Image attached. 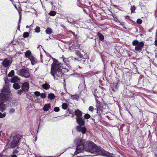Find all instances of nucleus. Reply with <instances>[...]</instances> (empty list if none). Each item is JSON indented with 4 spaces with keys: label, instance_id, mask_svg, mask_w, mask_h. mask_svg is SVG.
Segmentation results:
<instances>
[{
    "label": "nucleus",
    "instance_id": "28",
    "mask_svg": "<svg viewBox=\"0 0 157 157\" xmlns=\"http://www.w3.org/2000/svg\"><path fill=\"white\" fill-rule=\"evenodd\" d=\"M29 34L27 32H25L23 34V36L24 38H26L29 36Z\"/></svg>",
    "mask_w": 157,
    "mask_h": 157
},
{
    "label": "nucleus",
    "instance_id": "3",
    "mask_svg": "<svg viewBox=\"0 0 157 157\" xmlns=\"http://www.w3.org/2000/svg\"><path fill=\"white\" fill-rule=\"evenodd\" d=\"M10 95L9 89L4 87L0 94V109L2 112L5 110V105L4 103L8 100Z\"/></svg>",
    "mask_w": 157,
    "mask_h": 157
},
{
    "label": "nucleus",
    "instance_id": "38",
    "mask_svg": "<svg viewBox=\"0 0 157 157\" xmlns=\"http://www.w3.org/2000/svg\"><path fill=\"white\" fill-rule=\"evenodd\" d=\"M59 110V108L58 107H56L54 109V110L56 112H58Z\"/></svg>",
    "mask_w": 157,
    "mask_h": 157
},
{
    "label": "nucleus",
    "instance_id": "44",
    "mask_svg": "<svg viewBox=\"0 0 157 157\" xmlns=\"http://www.w3.org/2000/svg\"><path fill=\"white\" fill-rule=\"evenodd\" d=\"M11 157H17V155H13Z\"/></svg>",
    "mask_w": 157,
    "mask_h": 157
},
{
    "label": "nucleus",
    "instance_id": "7",
    "mask_svg": "<svg viewBox=\"0 0 157 157\" xmlns=\"http://www.w3.org/2000/svg\"><path fill=\"white\" fill-rule=\"evenodd\" d=\"M19 141V138L17 136H14L13 137V139L11 143V148H14L15 147Z\"/></svg>",
    "mask_w": 157,
    "mask_h": 157
},
{
    "label": "nucleus",
    "instance_id": "29",
    "mask_svg": "<svg viewBox=\"0 0 157 157\" xmlns=\"http://www.w3.org/2000/svg\"><path fill=\"white\" fill-rule=\"evenodd\" d=\"M56 14V12L54 11H51L49 13V15L51 16H54Z\"/></svg>",
    "mask_w": 157,
    "mask_h": 157
},
{
    "label": "nucleus",
    "instance_id": "1",
    "mask_svg": "<svg viewBox=\"0 0 157 157\" xmlns=\"http://www.w3.org/2000/svg\"><path fill=\"white\" fill-rule=\"evenodd\" d=\"M86 144L88 146L86 151L96 155L99 154L108 157H113V155L97 146L93 142L88 141Z\"/></svg>",
    "mask_w": 157,
    "mask_h": 157
},
{
    "label": "nucleus",
    "instance_id": "40",
    "mask_svg": "<svg viewBox=\"0 0 157 157\" xmlns=\"http://www.w3.org/2000/svg\"><path fill=\"white\" fill-rule=\"evenodd\" d=\"M22 93V91L21 90H18L17 91V93L18 94L20 95Z\"/></svg>",
    "mask_w": 157,
    "mask_h": 157
},
{
    "label": "nucleus",
    "instance_id": "42",
    "mask_svg": "<svg viewBox=\"0 0 157 157\" xmlns=\"http://www.w3.org/2000/svg\"><path fill=\"white\" fill-rule=\"evenodd\" d=\"M155 43L156 45L157 46V39H155Z\"/></svg>",
    "mask_w": 157,
    "mask_h": 157
},
{
    "label": "nucleus",
    "instance_id": "20",
    "mask_svg": "<svg viewBox=\"0 0 157 157\" xmlns=\"http://www.w3.org/2000/svg\"><path fill=\"white\" fill-rule=\"evenodd\" d=\"M42 87L44 89L47 90L50 88V86L47 83L44 84L42 85Z\"/></svg>",
    "mask_w": 157,
    "mask_h": 157
},
{
    "label": "nucleus",
    "instance_id": "21",
    "mask_svg": "<svg viewBox=\"0 0 157 157\" xmlns=\"http://www.w3.org/2000/svg\"><path fill=\"white\" fill-rule=\"evenodd\" d=\"M13 87L15 89H18L20 88V86L17 83H15L13 84Z\"/></svg>",
    "mask_w": 157,
    "mask_h": 157
},
{
    "label": "nucleus",
    "instance_id": "47",
    "mask_svg": "<svg viewBox=\"0 0 157 157\" xmlns=\"http://www.w3.org/2000/svg\"><path fill=\"white\" fill-rule=\"evenodd\" d=\"M155 39H157V33H156L155 36Z\"/></svg>",
    "mask_w": 157,
    "mask_h": 157
},
{
    "label": "nucleus",
    "instance_id": "45",
    "mask_svg": "<svg viewBox=\"0 0 157 157\" xmlns=\"http://www.w3.org/2000/svg\"><path fill=\"white\" fill-rule=\"evenodd\" d=\"M32 26V25H31L30 26H29L28 25H27L26 26V28H29L30 27V26Z\"/></svg>",
    "mask_w": 157,
    "mask_h": 157
},
{
    "label": "nucleus",
    "instance_id": "27",
    "mask_svg": "<svg viewBox=\"0 0 157 157\" xmlns=\"http://www.w3.org/2000/svg\"><path fill=\"white\" fill-rule=\"evenodd\" d=\"M136 10V7L135 6H131V10L132 13H134V11Z\"/></svg>",
    "mask_w": 157,
    "mask_h": 157
},
{
    "label": "nucleus",
    "instance_id": "48",
    "mask_svg": "<svg viewBox=\"0 0 157 157\" xmlns=\"http://www.w3.org/2000/svg\"><path fill=\"white\" fill-rule=\"evenodd\" d=\"M21 15H20V19H19V22H20V21H21Z\"/></svg>",
    "mask_w": 157,
    "mask_h": 157
},
{
    "label": "nucleus",
    "instance_id": "30",
    "mask_svg": "<svg viewBox=\"0 0 157 157\" xmlns=\"http://www.w3.org/2000/svg\"><path fill=\"white\" fill-rule=\"evenodd\" d=\"M14 73V72L13 70H12L10 73L8 74V76L9 77H12V76L13 75Z\"/></svg>",
    "mask_w": 157,
    "mask_h": 157
},
{
    "label": "nucleus",
    "instance_id": "4",
    "mask_svg": "<svg viewBox=\"0 0 157 157\" xmlns=\"http://www.w3.org/2000/svg\"><path fill=\"white\" fill-rule=\"evenodd\" d=\"M74 143L77 145L76 151L74 153L75 155H76L78 153H81L84 148V146L83 141L82 140L79 139H76L74 141Z\"/></svg>",
    "mask_w": 157,
    "mask_h": 157
},
{
    "label": "nucleus",
    "instance_id": "2",
    "mask_svg": "<svg viewBox=\"0 0 157 157\" xmlns=\"http://www.w3.org/2000/svg\"><path fill=\"white\" fill-rule=\"evenodd\" d=\"M62 68L63 67L62 66L61 63L57 60L54 59L52 65L51 73L54 78L56 76L59 78L62 77L63 75L62 72Z\"/></svg>",
    "mask_w": 157,
    "mask_h": 157
},
{
    "label": "nucleus",
    "instance_id": "33",
    "mask_svg": "<svg viewBox=\"0 0 157 157\" xmlns=\"http://www.w3.org/2000/svg\"><path fill=\"white\" fill-rule=\"evenodd\" d=\"M84 117L86 119H87L90 117V116L89 114H86L84 115Z\"/></svg>",
    "mask_w": 157,
    "mask_h": 157
},
{
    "label": "nucleus",
    "instance_id": "11",
    "mask_svg": "<svg viewBox=\"0 0 157 157\" xmlns=\"http://www.w3.org/2000/svg\"><path fill=\"white\" fill-rule=\"evenodd\" d=\"M29 88V85L28 82H25L22 86L21 88L23 90H28Z\"/></svg>",
    "mask_w": 157,
    "mask_h": 157
},
{
    "label": "nucleus",
    "instance_id": "43",
    "mask_svg": "<svg viewBox=\"0 0 157 157\" xmlns=\"http://www.w3.org/2000/svg\"><path fill=\"white\" fill-rule=\"evenodd\" d=\"M74 47H75V46L72 45L71 47L70 48V49L71 50H72V49H71V48H74Z\"/></svg>",
    "mask_w": 157,
    "mask_h": 157
},
{
    "label": "nucleus",
    "instance_id": "9",
    "mask_svg": "<svg viewBox=\"0 0 157 157\" xmlns=\"http://www.w3.org/2000/svg\"><path fill=\"white\" fill-rule=\"evenodd\" d=\"M76 129L78 132H81L83 134H85L86 131V128L85 127H81L80 126H77Z\"/></svg>",
    "mask_w": 157,
    "mask_h": 157
},
{
    "label": "nucleus",
    "instance_id": "39",
    "mask_svg": "<svg viewBox=\"0 0 157 157\" xmlns=\"http://www.w3.org/2000/svg\"><path fill=\"white\" fill-rule=\"evenodd\" d=\"M15 111V109H11L10 110V112L11 113H13Z\"/></svg>",
    "mask_w": 157,
    "mask_h": 157
},
{
    "label": "nucleus",
    "instance_id": "10",
    "mask_svg": "<svg viewBox=\"0 0 157 157\" xmlns=\"http://www.w3.org/2000/svg\"><path fill=\"white\" fill-rule=\"evenodd\" d=\"M76 129L78 132H81L83 134H85L86 131V128L85 127H81L80 126H77Z\"/></svg>",
    "mask_w": 157,
    "mask_h": 157
},
{
    "label": "nucleus",
    "instance_id": "17",
    "mask_svg": "<svg viewBox=\"0 0 157 157\" xmlns=\"http://www.w3.org/2000/svg\"><path fill=\"white\" fill-rule=\"evenodd\" d=\"M19 81V78L17 76H14L12 78L11 82L13 83H16L18 82Z\"/></svg>",
    "mask_w": 157,
    "mask_h": 157
},
{
    "label": "nucleus",
    "instance_id": "37",
    "mask_svg": "<svg viewBox=\"0 0 157 157\" xmlns=\"http://www.w3.org/2000/svg\"><path fill=\"white\" fill-rule=\"evenodd\" d=\"M94 109V107L92 106H90L89 108V110L91 112H93Z\"/></svg>",
    "mask_w": 157,
    "mask_h": 157
},
{
    "label": "nucleus",
    "instance_id": "15",
    "mask_svg": "<svg viewBox=\"0 0 157 157\" xmlns=\"http://www.w3.org/2000/svg\"><path fill=\"white\" fill-rule=\"evenodd\" d=\"M31 62V63L32 65H34L37 62V60L33 56H31V57L29 59Z\"/></svg>",
    "mask_w": 157,
    "mask_h": 157
},
{
    "label": "nucleus",
    "instance_id": "36",
    "mask_svg": "<svg viewBox=\"0 0 157 157\" xmlns=\"http://www.w3.org/2000/svg\"><path fill=\"white\" fill-rule=\"evenodd\" d=\"M142 20L140 19H138L137 20V22L139 24H141L142 23Z\"/></svg>",
    "mask_w": 157,
    "mask_h": 157
},
{
    "label": "nucleus",
    "instance_id": "8",
    "mask_svg": "<svg viewBox=\"0 0 157 157\" xmlns=\"http://www.w3.org/2000/svg\"><path fill=\"white\" fill-rule=\"evenodd\" d=\"M96 107L97 111V113L98 114L100 115L101 113L102 110V107L101 106L100 101H98L97 100H96Z\"/></svg>",
    "mask_w": 157,
    "mask_h": 157
},
{
    "label": "nucleus",
    "instance_id": "16",
    "mask_svg": "<svg viewBox=\"0 0 157 157\" xmlns=\"http://www.w3.org/2000/svg\"><path fill=\"white\" fill-rule=\"evenodd\" d=\"M25 56L26 58H28L29 59L31 57V56H33L32 55L31 52L29 50L26 51L25 53Z\"/></svg>",
    "mask_w": 157,
    "mask_h": 157
},
{
    "label": "nucleus",
    "instance_id": "32",
    "mask_svg": "<svg viewBox=\"0 0 157 157\" xmlns=\"http://www.w3.org/2000/svg\"><path fill=\"white\" fill-rule=\"evenodd\" d=\"M6 116V113H2L0 112V118H3L5 117Z\"/></svg>",
    "mask_w": 157,
    "mask_h": 157
},
{
    "label": "nucleus",
    "instance_id": "51",
    "mask_svg": "<svg viewBox=\"0 0 157 157\" xmlns=\"http://www.w3.org/2000/svg\"><path fill=\"white\" fill-rule=\"evenodd\" d=\"M147 52V53H149V52Z\"/></svg>",
    "mask_w": 157,
    "mask_h": 157
},
{
    "label": "nucleus",
    "instance_id": "25",
    "mask_svg": "<svg viewBox=\"0 0 157 157\" xmlns=\"http://www.w3.org/2000/svg\"><path fill=\"white\" fill-rule=\"evenodd\" d=\"M67 106V104L65 103H63L62 105V108L64 109H66Z\"/></svg>",
    "mask_w": 157,
    "mask_h": 157
},
{
    "label": "nucleus",
    "instance_id": "14",
    "mask_svg": "<svg viewBox=\"0 0 157 157\" xmlns=\"http://www.w3.org/2000/svg\"><path fill=\"white\" fill-rule=\"evenodd\" d=\"M76 121L77 123L80 125H83L84 124V121L81 117L76 118Z\"/></svg>",
    "mask_w": 157,
    "mask_h": 157
},
{
    "label": "nucleus",
    "instance_id": "18",
    "mask_svg": "<svg viewBox=\"0 0 157 157\" xmlns=\"http://www.w3.org/2000/svg\"><path fill=\"white\" fill-rule=\"evenodd\" d=\"M50 108V105L49 104H46L45 105L44 108L43 110L44 111H48L49 108Z\"/></svg>",
    "mask_w": 157,
    "mask_h": 157
},
{
    "label": "nucleus",
    "instance_id": "22",
    "mask_svg": "<svg viewBox=\"0 0 157 157\" xmlns=\"http://www.w3.org/2000/svg\"><path fill=\"white\" fill-rule=\"evenodd\" d=\"M97 91V89H94V91L93 92V93L94 96H95V99L96 100H97V99L96 98H98V97L97 94V93H98V92Z\"/></svg>",
    "mask_w": 157,
    "mask_h": 157
},
{
    "label": "nucleus",
    "instance_id": "41",
    "mask_svg": "<svg viewBox=\"0 0 157 157\" xmlns=\"http://www.w3.org/2000/svg\"><path fill=\"white\" fill-rule=\"evenodd\" d=\"M64 57L63 56H62V57L60 58H61V59H63V62H65V59H64Z\"/></svg>",
    "mask_w": 157,
    "mask_h": 157
},
{
    "label": "nucleus",
    "instance_id": "35",
    "mask_svg": "<svg viewBox=\"0 0 157 157\" xmlns=\"http://www.w3.org/2000/svg\"><path fill=\"white\" fill-rule=\"evenodd\" d=\"M40 93L38 91H36L34 92V94L37 96H39L40 95Z\"/></svg>",
    "mask_w": 157,
    "mask_h": 157
},
{
    "label": "nucleus",
    "instance_id": "34",
    "mask_svg": "<svg viewBox=\"0 0 157 157\" xmlns=\"http://www.w3.org/2000/svg\"><path fill=\"white\" fill-rule=\"evenodd\" d=\"M40 96L41 98H46V95L44 93L40 94Z\"/></svg>",
    "mask_w": 157,
    "mask_h": 157
},
{
    "label": "nucleus",
    "instance_id": "5",
    "mask_svg": "<svg viewBox=\"0 0 157 157\" xmlns=\"http://www.w3.org/2000/svg\"><path fill=\"white\" fill-rule=\"evenodd\" d=\"M132 44L134 46H135V49L136 51L140 52L142 50L144 44L143 42H139L137 40H134L132 43Z\"/></svg>",
    "mask_w": 157,
    "mask_h": 157
},
{
    "label": "nucleus",
    "instance_id": "46",
    "mask_svg": "<svg viewBox=\"0 0 157 157\" xmlns=\"http://www.w3.org/2000/svg\"><path fill=\"white\" fill-rule=\"evenodd\" d=\"M117 83L115 84V86H116V88L117 89Z\"/></svg>",
    "mask_w": 157,
    "mask_h": 157
},
{
    "label": "nucleus",
    "instance_id": "19",
    "mask_svg": "<svg viewBox=\"0 0 157 157\" xmlns=\"http://www.w3.org/2000/svg\"><path fill=\"white\" fill-rule=\"evenodd\" d=\"M45 32L47 34H50L52 33V30L51 28H48L46 30Z\"/></svg>",
    "mask_w": 157,
    "mask_h": 157
},
{
    "label": "nucleus",
    "instance_id": "24",
    "mask_svg": "<svg viewBox=\"0 0 157 157\" xmlns=\"http://www.w3.org/2000/svg\"><path fill=\"white\" fill-rule=\"evenodd\" d=\"M98 36L100 40H104V37L101 33H98Z\"/></svg>",
    "mask_w": 157,
    "mask_h": 157
},
{
    "label": "nucleus",
    "instance_id": "26",
    "mask_svg": "<svg viewBox=\"0 0 157 157\" xmlns=\"http://www.w3.org/2000/svg\"><path fill=\"white\" fill-rule=\"evenodd\" d=\"M55 97V95L54 94H49L48 95V98L50 99H53Z\"/></svg>",
    "mask_w": 157,
    "mask_h": 157
},
{
    "label": "nucleus",
    "instance_id": "13",
    "mask_svg": "<svg viewBox=\"0 0 157 157\" xmlns=\"http://www.w3.org/2000/svg\"><path fill=\"white\" fill-rule=\"evenodd\" d=\"M75 113L77 116V118L81 117L82 115V112L78 109H77L75 111Z\"/></svg>",
    "mask_w": 157,
    "mask_h": 157
},
{
    "label": "nucleus",
    "instance_id": "6",
    "mask_svg": "<svg viewBox=\"0 0 157 157\" xmlns=\"http://www.w3.org/2000/svg\"><path fill=\"white\" fill-rule=\"evenodd\" d=\"M19 74L21 76L26 78H28L30 76L29 71L25 69H23L20 70Z\"/></svg>",
    "mask_w": 157,
    "mask_h": 157
},
{
    "label": "nucleus",
    "instance_id": "12",
    "mask_svg": "<svg viewBox=\"0 0 157 157\" xmlns=\"http://www.w3.org/2000/svg\"><path fill=\"white\" fill-rule=\"evenodd\" d=\"M10 61L7 59H5L2 62V64L5 67H6L10 65Z\"/></svg>",
    "mask_w": 157,
    "mask_h": 157
},
{
    "label": "nucleus",
    "instance_id": "52",
    "mask_svg": "<svg viewBox=\"0 0 157 157\" xmlns=\"http://www.w3.org/2000/svg\"><path fill=\"white\" fill-rule=\"evenodd\" d=\"M1 135V132H0V136Z\"/></svg>",
    "mask_w": 157,
    "mask_h": 157
},
{
    "label": "nucleus",
    "instance_id": "31",
    "mask_svg": "<svg viewBox=\"0 0 157 157\" xmlns=\"http://www.w3.org/2000/svg\"><path fill=\"white\" fill-rule=\"evenodd\" d=\"M35 32L36 33H39L40 31V28L39 27L37 26L35 29Z\"/></svg>",
    "mask_w": 157,
    "mask_h": 157
},
{
    "label": "nucleus",
    "instance_id": "23",
    "mask_svg": "<svg viewBox=\"0 0 157 157\" xmlns=\"http://www.w3.org/2000/svg\"><path fill=\"white\" fill-rule=\"evenodd\" d=\"M79 98L78 96L76 95H72L71 96V98L73 100H78Z\"/></svg>",
    "mask_w": 157,
    "mask_h": 157
},
{
    "label": "nucleus",
    "instance_id": "49",
    "mask_svg": "<svg viewBox=\"0 0 157 157\" xmlns=\"http://www.w3.org/2000/svg\"><path fill=\"white\" fill-rule=\"evenodd\" d=\"M42 46L41 45H39L38 47V48H40V47H41Z\"/></svg>",
    "mask_w": 157,
    "mask_h": 157
},
{
    "label": "nucleus",
    "instance_id": "50",
    "mask_svg": "<svg viewBox=\"0 0 157 157\" xmlns=\"http://www.w3.org/2000/svg\"><path fill=\"white\" fill-rule=\"evenodd\" d=\"M3 155L2 154H0V157H2Z\"/></svg>",
    "mask_w": 157,
    "mask_h": 157
}]
</instances>
